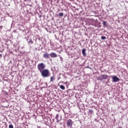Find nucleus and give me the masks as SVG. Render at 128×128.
Returning a JSON list of instances; mask_svg holds the SVG:
<instances>
[{
  "label": "nucleus",
  "mask_w": 128,
  "mask_h": 128,
  "mask_svg": "<svg viewBox=\"0 0 128 128\" xmlns=\"http://www.w3.org/2000/svg\"><path fill=\"white\" fill-rule=\"evenodd\" d=\"M40 72L41 74V76H42L43 78H48V76H50V70L48 69H44V70H42Z\"/></svg>",
  "instance_id": "f257e3e1"
},
{
  "label": "nucleus",
  "mask_w": 128,
  "mask_h": 128,
  "mask_svg": "<svg viewBox=\"0 0 128 128\" xmlns=\"http://www.w3.org/2000/svg\"><path fill=\"white\" fill-rule=\"evenodd\" d=\"M37 68L38 70H39L40 72H42L45 70L44 68H46V64L43 62L40 63L38 64Z\"/></svg>",
  "instance_id": "f03ea898"
},
{
  "label": "nucleus",
  "mask_w": 128,
  "mask_h": 128,
  "mask_svg": "<svg viewBox=\"0 0 128 128\" xmlns=\"http://www.w3.org/2000/svg\"><path fill=\"white\" fill-rule=\"evenodd\" d=\"M108 76L106 74H102L100 76L98 77V80H106L108 78Z\"/></svg>",
  "instance_id": "7ed1b4c3"
},
{
  "label": "nucleus",
  "mask_w": 128,
  "mask_h": 128,
  "mask_svg": "<svg viewBox=\"0 0 128 128\" xmlns=\"http://www.w3.org/2000/svg\"><path fill=\"white\" fill-rule=\"evenodd\" d=\"M73 124L74 122H72V120L71 119H68L66 122V126L68 128H72Z\"/></svg>",
  "instance_id": "20e7f679"
},
{
  "label": "nucleus",
  "mask_w": 128,
  "mask_h": 128,
  "mask_svg": "<svg viewBox=\"0 0 128 128\" xmlns=\"http://www.w3.org/2000/svg\"><path fill=\"white\" fill-rule=\"evenodd\" d=\"M112 78L113 82H118V80H120V78H118V76H113Z\"/></svg>",
  "instance_id": "39448f33"
},
{
  "label": "nucleus",
  "mask_w": 128,
  "mask_h": 128,
  "mask_svg": "<svg viewBox=\"0 0 128 128\" xmlns=\"http://www.w3.org/2000/svg\"><path fill=\"white\" fill-rule=\"evenodd\" d=\"M50 54L48 52H46L43 54V57L44 58H50Z\"/></svg>",
  "instance_id": "423d86ee"
},
{
  "label": "nucleus",
  "mask_w": 128,
  "mask_h": 128,
  "mask_svg": "<svg viewBox=\"0 0 128 128\" xmlns=\"http://www.w3.org/2000/svg\"><path fill=\"white\" fill-rule=\"evenodd\" d=\"M50 58H58V55L54 52H52L50 54Z\"/></svg>",
  "instance_id": "0eeeda50"
},
{
  "label": "nucleus",
  "mask_w": 128,
  "mask_h": 128,
  "mask_svg": "<svg viewBox=\"0 0 128 128\" xmlns=\"http://www.w3.org/2000/svg\"><path fill=\"white\" fill-rule=\"evenodd\" d=\"M86 48H84L82 50V54L84 56H86Z\"/></svg>",
  "instance_id": "6e6552de"
},
{
  "label": "nucleus",
  "mask_w": 128,
  "mask_h": 128,
  "mask_svg": "<svg viewBox=\"0 0 128 128\" xmlns=\"http://www.w3.org/2000/svg\"><path fill=\"white\" fill-rule=\"evenodd\" d=\"M58 118H60V115L58 114H56L55 118L57 122H60V120H58Z\"/></svg>",
  "instance_id": "1a4fd4ad"
},
{
  "label": "nucleus",
  "mask_w": 128,
  "mask_h": 128,
  "mask_svg": "<svg viewBox=\"0 0 128 128\" xmlns=\"http://www.w3.org/2000/svg\"><path fill=\"white\" fill-rule=\"evenodd\" d=\"M54 80H56L54 76H51L50 78V82H54Z\"/></svg>",
  "instance_id": "9d476101"
},
{
  "label": "nucleus",
  "mask_w": 128,
  "mask_h": 128,
  "mask_svg": "<svg viewBox=\"0 0 128 128\" xmlns=\"http://www.w3.org/2000/svg\"><path fill=\"white\" fill-rule=\"evenodd\" d=\"M60 87L61 90H66V87H64V86L63 85H60Z\"/></svg>",
  "instance_id": "9b49d317"
},
{
  "label": "nucleus",
  "mask_w": 128,
  "mask_h": 128,
  "mask_svg": "<svg viewBox=\"0 0 128 128\" xmlns=\"http://www.w3.org/2000/svg\"><path fill=\"white\" fill-rule=\"evenodd\" d=\"M28 42L30 44H34V41L32 39H30Z\"/></svg>",
  "instance_id": "f8f14e48"
},
{
  "label": "nucleus",
  "mask_w": 128,
  "mask_h": 128,
  "mask_svg": "<svg viewBox=\"0 0 128 128\" xmlns=\"http://www.w3.org/2000/svg\"><path fill=\"white\" fill-rule=\"evenodd\" d=\"M104 26H106V21H103L102 24Z\"/></svg>",
  "instance_id": "ddd939ff"
},
{
  "label": "nucleus",
  "mask_w": 128,
  "mask_h": 128,
  "mask_svg": "<svg viewBox=\"0 0 128 128\" xmlns=\"http://www.w3.org/2000/svg\"><path fill=\"white\" fill-rule=\"evenodd\" d=\"M92 112H94V110H89V113L90 114H92Z\"/></svg>",
  "instance_id": "4468645a"
},
{
  "label": "nucleus",
  "mask_w": 128,
  "mask_h": 128,
  "mask_svg": "<svg viewBox=\"0 0 128 128\" xmlns=\"http://www.w3.org/2000/svg\"><path fill=\"white\" fill-rule=\"evenodd\" d=\"M60 16H64V13L63 12H60L59 13Z\"/></svg>",
  "instance_id": "2eb2a0df"
},
{
  "label": "nucleus",
  "mask_w": 128,
  "mask_h": 128,
  "mask_svg": "<svg viewBox=\"0 0 128 128\" xmlns=\"http://www.w3.org/2000/svg\"><path fill=\"white\" fill-rule=\"evenodd\" d=\"M102 40H106V38L105 36H102L101 37Z\"/></svg>",
  "instance_id": "dca6fc26"
},
{
  "label": "nucleus",
  "mask_w": 128,
  "mask_h": 128,
  "mask_svg": "<svg viewBox=\"0 0 128 128\" xmlns=\"http://www.w3.org/2000/svg\"><path fill=\"white\" fill-rule=\"evenodd\" d=\"M9 128H14V126L12 124L9 125Z\"/></svg>",
  "instance_id": "f3484780"
},
{
  "label": "nucleus",
  "mask_w": 128,
  "mask_h": 128,
  "mask_svg": "<svg viewBox=\"0 0 128 128\" xmlns=\"http://www.w3.org/2000/svg\"><path fill=\"white\" fill-rule=\"evenodd\" d=\"M0 56L2 58V54H0Z\"/></svg>",
  "instance_id": "a211bd4d"
},
{
  "label": "nucleus",
  "mask_w": 128,
  "mask_h": 128,
  "mask_svg": "<svg viewBox=\"0 0 128 128\" xmlns=\"http://www.w3.org/2000/svg\"><path fill=\"white\" fill-rule=\"evenodd\" d=\"M90 20H92H92H94V19H92V18H91V19Z\"/></svg>",
  "instance_id": "6ab92c4d"
},
{
  "label": "nucleus",
  "mask_w": 128,
  "mask_h": 128,
  "mask_svg": "<svg viewBox=\"0 0 128 128\" xmlns=\"http://www.w3.org/2000/svg\"><path fill=\"white\" fill-rule=\"evenodd\" d=\"M24 0V2H26V0Z\"/></svg>",
  "instance_id": "aec40b11"
}]
</instances>
